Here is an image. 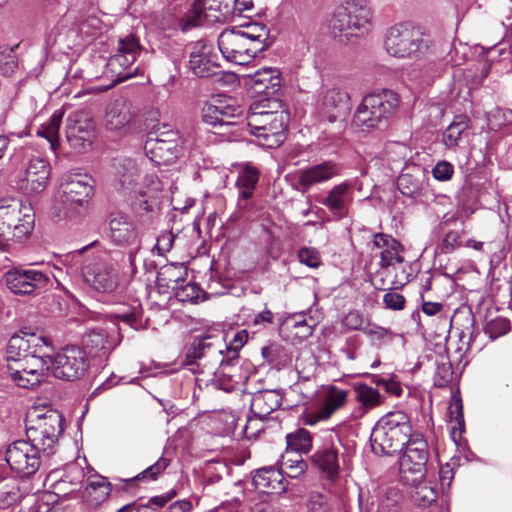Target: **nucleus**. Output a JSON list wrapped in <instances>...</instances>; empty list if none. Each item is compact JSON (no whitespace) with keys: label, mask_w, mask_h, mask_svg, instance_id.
I'll return each instance as SVG.
<instances>
[{"label":"nucleus","mask_w":512,"mask_h":512,"mask_svg":"<svg viewBox=\"0 0 512 512\" xmlns=\"http://www.w3.org/2000/svg\"><path fill=\"white\" fill-rule=\"evenodd\" d=\"M413 433L410 418L405 412H389L378 420L371 432L372 451L377 455L401 452Z\"/></svg>","instance_id":"obj_1"},{"label":"nucleus","mask_w":512,"mask_h":512,"mask_svg":"<svg viewBox=\"0 0 512 512\" xmlns=\"http://www.w3.org/2000/svg\"><path fill=\"white\" fill-rule=\"evenodd\" d=\"M252 7V0H195L191 9L181 18L183 31L205 27V23L225 22L234 11Z\"/></svg>","instance_id":"obj_2"},{"label":"nucleus","mask_w":512,"mask_h":512,"mask_svg":"<svg viewBox=\"0 0 512 512\" xmlns=\"http://www.w3.org/2000/svg\"><path fill=\"white\" fill-rule=\"evenodd\" d=\"M63 423L64 418L57 410H36L26 419L27 439L41 449L43 456H51L55 453L59 437L64 431Z\"/></svg>","instance_id":"obj_3"},{"label":"nucleus","mask_w":512,"mask_h":512,"mask_svg":"<svg viewBox=\"0 0 512 512\" xmlns=\"http://www.w3.org/2000/svg\"><path fill=\"white\" fill-rule=\"evenodd\" d=\"M399 103L398 94L392 90L369 94L358 106L353 117V125L362 131L380 128L394 114Z\"/></svg>","instance_id":"obj_4"},{"label":"nucleus","mask_w":512,"mask_h":512,"mask_svg":"<svg viewBox=\"0 0 512 512\" xmlns=\"http://www.w3.org/2000/svg\"><path fill=\"white\" fill-rule=\"evenodd\" d=\"M35 214L30 203L15 198L0 200V237L22 241L34 227Z\"/></svg>","instance_id":"obj_5"},{"label":"nucleus","mask_w":512,"mask_h":512,"mask_svg":"<svg viewBox=\"0 0 512 512\" xmlns=\"http://www.w3.org/2000/svg\"><path fill=\"white\" fill-rule=\"evenodd\" d=\"M243 110L240 106L225 99H212L206 102L201 111L202 121L212 126V132L224 141H234L239 136Z\"/></svg>","instance_id":"obj_6"},{"label":"nucleus","mask_w":512,"mask_h":512,"mask_svg":"<svg viewBox=\"0 0 512 512\" xmlns=\"http://www.w3.org/2000/svg\"><path fill=\"white\" fill-rule=\"evenodd\" d=\"M288 124L286 111L276 110L274 114L249 112L247 115L250 133L257 138L259 145L266 148H277L285 141Z\"/></svg>","instance_id":"obj_7"},{"label":"nucleus","mask_w":512,"mask_h":512,"mask_svg":"<svg viewBox=\"0 0 512 512\" xmlns=\"http://www.w3.org/2000/svg\"><path fill=\"white\" fill-rule=\"evenodd\" d=\"M85 282L99 292H112L118 285V264L111 253L98 249L82 264Z\"/></svg>","instance_id":"obj_8"},{"label":"nucleus","mask_w":512,"mask_h":512,"mask_svg":"<svg viewBox=\"0 0 512 512\" xmlns=\"http://www.w3.org/2000/svg\"><path fill=\"white\" fill-rule=\"evenodd\" d=\"M371 19L372 11L366 0H346L324 21L323 28L332 32L369 30Z\"/></svg>","instance_id":"obj_9"},{"label":"nucleus","mask_w":512,"mask_h":512,"mask_svg":"<svg viewBox=\"0 0 512 512\" xmlns=\"http://www.w3.org/2000/svg\"><path fill=\"white\" fill-rule=\"evenodd\" d=\"M228 348L219 336L196 337L187 350L184 364L186 366L196 365L198 368L207 367L210 373H214L217 366L223 364L225 360L223 352Z\"/></svg>","instance_id":"obj_10"},{"label":"nucleus","mask_w":512,"mask_h":512,"mask_svg":"<svg viewBox=\"0 0 512 512\" xmlns=\"http://www.w3.org/2000/svg\"><path fill=\"white\" fill-rule=\"evenodd\" d=\"M399 459L400 473L405 482L415 483L423 478L429 457L428 443L420 432H414L403 447Z\"/></svg>","instance_id":"obj_11"},{"label":"nucleus","mask_w":512,"mask_h":512,"mask_svg":"<svg viewBox=\"0 0 512 512\" xmlns=\"http://www.w3.org/2000/svg\"><path fill=\"white\" fill-rule=\"evenodd\" d=\"M46 359L54 377L66 381L83 377L89 365L85 351L76 346H67L53 358L46 356Z\"/></svg>","instance_id":"obj_12"},{"label":"nucleus","mask_w":512,"mask_h":512,"mask_svg":"<svg viewBox=\"0 0 512 512\" xmlns=\"http://www.w3.org/2000/svg\"><path fill=\"white\" fill-rule=\"evenodd\" d=\"M21 152L28 163L17 181V189L27 195L39 194L47 187L51 172L50 164L30 149L21 148Z\"/></svg>","instance_id":"obj_13"},{"label":"nucleus","mask_w":512,"mask_h":512,"mask_svg":"<svg viewBox=\"0 0 512 512\" xmlns=\"http://www.w3.org/2000/svg\"><path fill=\"white\" fill-rule=\"evenodd\" d=\"M7 289L18 296L38 295L50 284L49 276L36 269L13 267L3 275Z\"/></svg>","instance_id":"obj_14"},{"label":"nucleus","mask_w":512,"mask_h":512,"mask_svg":"<svg viewBox=\"0 0 512 512\" xmlns=\"http://www.w3.org/2000/svg\"><path fill=\"white\" fill-rule=\"evenodd\" d=\"M48 457L43 456L41 449L28 439L17 440L6 450V462L10 468L27 477L35 474Z\"/></svg>","instance_id":"obj_15"},{"label":"nucleus","mask_w":512,"mask_h":512,"mask_svg":"<svg viewBox=\"0 0 512 512\" xmlns=\"http://www.w3.org/2000/svg\"><path fill=\"white\" fill-rule=\"evenodd\" d=\"M50 365L46 357H32L27 361H11L6 365L7 376L19 387L33 389L45 380Z\"/></svg>","instance_id":"obj_16"},{"label":"nucleus","mask_w":512,"mask_h":512,"mask_svg":"<svg viewBox=\"0 0 512 512\" xmlns=\"http://www.w3.org/2000/svg\"><path fill=\"white\" fill-rule=\"evenodd\" d=\"M150 182L153 187L135 191L136 197L132 204L137 224L143 231L154 229L159 215L160 182L154 175L151 176Z\"/></svg>","instance_id":"obj_17"},{"label":"nucleus","mask_w":512,"mask_h":512,"mask_svg":"<svg viewBox=\"0 0 512 512\" xmlns=\"http://www.w3.org/2000/svg\"><path fill=\"white\" fill-rule=\"evenodd\" d=\"M60 188L63 203L83 209L94 195V180L88 174L68 172L62 176Z\"/></svg>","instance_id":"obj_18"},{"label":"nucleus","mask_w":512,"mask_h":512,"mask_svg":"<svg viewBox=\"0 0 512 512\" xmlns=\"http://www.w3.org/2000/svg\"><path fill=\"white\" fill-rule=\"evenodd\" d=\"M85 479V470L78 463L66 465L62 472L51 471L46 483L58 498L75 497L81 491Z\"/></svg>","instance_id":"obj_19"},{"label":"nucleus","mask_w":512,"mask_h":512,"mask_svg":"<svg viewBox=\"0 0 512 512\" xmlns=\"http://www.w3.org/2000/svg\"><path fill=\"white\" fill-rule=\"evenodd\" d=\"M141 231L144 232L122 211H113L107 218V235L117 246H139Z\"/></svg>","instance_id":"obj_20"},{"label":"nucleus","mask_w":512,"mask_h":512,"mask_svg":"<svg viewBox=\"0 0 512 512\" xmlns=\"http://www.w3.org/2000/svg\"><path fill=\"white\" fill-rule=\"evenodd\" d=\"M341 174V165L327 160L319 164L299 169L293 174L292 187L305 193L313 186L330 181Z\"/></svg>","instance_id":"obj_21"},{"label":"nucleus","mask_w":512,"mask_h":512,"mask_svg":"<svg viewBox=\"0 0 512 512\" xmlns=\"http://www.w3.org/2000/svg\"><path fill=\"white\" fill-rule=\"evenodd\" d=\"M48 346L45 337L35 333L13 335L7 345V363L11 361H27L32 357H46L43 350Z\"/></svg>","instance_id":"obj_22"},{"label":"nucleus","mask_w":512,"mask_h":512,"mask_svg":"<svg viewBox=\"0 0 512 512\" xmlns=\"http://www.w3.org/2000/svg\"><path fill=\"white\" fill-rule=\"evenodd\" d=\"M137 117V112L127 98L118 96L111 100L105 109L104 125L113 132H128Z\"/></svg>","instance_id":"obj_23"},{"label":"nucleus","mask_w":512,"mask_h":512,"mask_svg":"<svg viewBox=\"0 0 512 512\" xmlns=\"http://www.w3.org/2000/svg\"><path fill=\"white\" fill-rule=\"evenodd\" d=\"M218 55L213 51V45L205 39L193 45L190 54L189 67L192 73L201 78H209L219 74Z\"/></svg>","instance_id":"obj_24"},{"label":"nucleus","mask_w":512,"mask_h":512,"mask_svg":"<svg viewBox=\"0 0 512 512\" xmlns=\"http://www.w3.org/2000/svg\"><path fill=\"white\" fill-rule=\"evenodd\" d=\"M353 199V184L344 181L333 186L320 202L336 219H343L348 216Z\"/></svg>","instance_id":"obj_25"},{"label":"nucleus","mask_w":512,"mask_h":512,"mask_svg":"<svg viewBox=\"0 0 512 512\" xmlns=\"http://www.w3.org/2000/svg\"><path fill=\"white\" fill-rule=\"evenodd\" d=\"M260 173L254 166L247 165L242 169L236 180V187L239 192L237 202V213L239 217H244L252 208L249 200L252 198L259 181Z\"/></svg>","instance_id":"obj_26"},{"label":"nucleus","mask_w":512,"mask_h":512,"mask_svg":"<svg viewBox=\"0 0 512 512\" xmlns=\"http://www.w3.org/2000/svg\"><path fill=\"white\" fill-rule=\"evenodd\" d=\"M246 36L253 34H220L218 47L222 55L237 64L248 63V54L254 51L248 49Z\"/></svg>","instance_id":"obj_27"},{"label":"nucleus","mask_w":512,"mask_h":512,"mask_svg":"<svg viewBox=\"0 0 512 512\" xmlns=\"http://www.w3.org/2000/svg\"><path fill=\"white\" fill-rule=\"evenodd\" d=\"M252 484L256 489L269 494H281L287 490V481L282 470L274 466L256 470L252 478Z\"/></svg>","instance_id":"obj_28"},{"label":"nucleus","mask_w":512,"mask_h":512,"mask_svg":"<svg viewBox=\"0 0 512 512\" xmlns=\"http://www.w3.org/2000/svg\"><path fill=\"white\" fill-rule=\"evenodd\" d=\"M141 50L142 47L135 34H127L118 39L117 53L110 57L107 66L112 71H116L117 66L126 69L135 62Z\"/></svg>","instance_id":"obj_29"},{"label":"nucleus","mask_w":512,"mask_h":512,"mask_svg":"<svg viewBox=\"0 0 512 512\" xmlns=\"http://www.w3.org/2000/svg\"><path fill=\"white\" fill-rule=\"evenodd\" d=\"M427 174L421 165L412 164L406 166L397 179L399 191L408 197L419 196L426 186Z\"/></svg>","instance_id":"obj_30"},{"label":"nucleus","mask_w":512,"mask_h":512,"mask_svg":"<svg viewBox=\"0 0 512 512\" xmlns=\"http://www.w3.org/2000/svg\"><path fill=\"white\" fill-rule=\"evenodd\" d=\"M145 153L157 164H170L177 158L181 150L180 142L173 140L147 139L144 144Z\"/></svg>","instance_id":"obj_31"},{"label":"nucleus","mask_w":512,"mask_h":512,"mask_svg":"<svg viewBox=\"0 0 512 512\" xmlns=\"http://www.w3.org/2000/svg\"><path fill=\"white\" fill-rule=\"evenodd\" d=\"M320 107L329 121H335L348 112L349 95L337 88L328 89L322 97Z\"/></svg>","instance_id":"obj_32"},{"label":"nucleus","mask_w":512,"mask_h":512,"mask_svg":"<svg viewBox=\"0 0 512 512\" xmlns=\"http://www.w3.org/2000/svg\"><path fill=\"white\" fill-rule=\"evenodd\" d=\"M250 83L253 90L265 96L275 95L281 88L282 79L279 70L263 68L250 75Z\"/></svg>","instance_id":"obj_33"},{"label":"nucleus","mask_w":512,"mask_h":512,"mask_svg":"<svg viewBox=\"0 0 512 512\" xmlns=\"http://www.w3.org/2000/svg\"><path fill=\"white\" fill-rule=\"evenodd\" d=\"M113 168L116 187L124 191H132L140 177V170L135 161L129 158H117L114 160Z\"/></svg>","instance_id":"obj_34"},{"label":"nucleus","mask_w":512,"mask_h":512,"mask_svg":"<svg viewBox=\"0 0 512 512\" xmlns=\"http://www.w3.org/2000/svg\"><path fill=\"white\" fill-rule=\"evenodd\" d=\"M312 463L320 472L331 481L337 479L339 474L338 450L334 445L320 447L311 457Z\"/></svg>","instance_id":"obj_35"},{"label":"nucleus","mask_w":512,"mask_h":512,"mask_svg":"<svg viewBox=\"0 0 512 512\" xmlns=\"http://www.w3.org/2000/svg\"><path fill=\"white\" fill-rule=\"evenodd\" d=\"M353 390L355 400L359 403V407L353 412L355 419L363 417L368 411L382 405L384 402L385 397L376 388L365 383L355 384Z\"/></svg>","instance_id":"obj_36"},{"label":"nucleus","mask_w":512,"mask_h":512,"mask_svg":"<svg viewBox=\"0 0 512 512\" xmlns=\"http://www.w3.org/2000/svg\"><path fill=\"white\" fill-rule=\"evenodd\" d=\"M282 403V395L277 390H262L252 396L250 410L255 417L266 419Z\"/></svg>","instance_id":"obj_37"},{"label":"nucleus","mask_w":512,"mask_h":512,"mask_svg":"<svg viewBox=\"0 0 512 512\" xmlns=\"http://www.w3.org/2000/svg\"><path fill=\"white\" fill-rule=\"evenodd\" d=\"M85 350L93 357H106L113 346L107 332L103 329H93L82 338Z\"/></svg>","instance_id":"obj_38"},{"label":"nucleus","mask_w":512,"mask_h":512,"mask_svg":"<svg viewBox=\"0 0 512 512\" xmlns=\"http://www.w3.org/2000/svg\"><path fill=\"white\" fill-rule=\"evenodd\" d=\"M187 270L180 264H168L160 268L156 277L159 288L172 289L174 291L185 281Z\"/></svg>","instance_id":"obj_39"},{"label":"nucleus","mask_w":512,"mask_h":512,"mask_svg":"<svg viewBox=\"0 0 512 512\" xmlns=\"http://www.w3.org/2000/svg\"><path fill=\"white\" fill-rule=\"evenodd\" d=\"M111 493V485L103 476H95L86 485L83 498L91 506H99Z\"/></svg>","instance_id":"obj_40"},{"label":"nucleus","mask_w":512,"mask_h":512,"mask_svg":"<svg viewBox=\"0 0 512 512\" xmlns=\"http://www.w3.org/2000/svg\"><path fill=\"white\" fill-rule=\"evenodd\" d=\"M387 52L398 58H404L418 50V44L410 34H389L385 39Z\"/></svg>","instance_id":"obj_41"},{"label":"nucleus","mask_w":512,"mask_h":512,"mask_svg":"<svg viewBox=\"0 0 512 512\" xmlns=\"http://www.w3.org/2000/svg\"><path fill=\"white\" fill-rule=\"evenodd\" d=\"M471 121L467 115L455 116L452 123L443 132L442 141L449 149L459 146L463 135L470 128Z\"/></svg>","instance_id":"obj_42"},{"label":"nucleus","mask_w":512,"mask_h":512,"mask_svg":"<svg viewBox=\"0 0 512 512\" xmlns=\"http://www.w3.org/2000/svg\"><path fill=\"white\" fill-rule=\"evenodd\" d=\"M413 486V490L411 491V497L415 504L419 506H429L432 503L436 502L438 494L430 482L424 481L421 479L417 480L415 483L406 482Z\"/></svg>","instance_id":"obj_43"},{"label":"nucleus","mask_w":512,"mask_h":512,"mask_svg":"<svg viewBox=\"0 0 512 512\" xmlns=\"http://www.w3.org/2000/svg\"><path fill=\"white\" fill-rule=\"evenodd\" d=\"M348 391L336 386H331L325 396L321 409L324 418H330L337 410L347 402Z\"/></svg>","instance_id":"obj_44"},{"label":"nucleus","mask_w":512,"mask_h":512,"mask_svg":"<svg viewBox=\"0 0 512 512\" xmlns=\"http://www.w3.org/2000/svg\"><path fill=\"white\" fill-rule=\"evenodd\" d=\"M312 440L311 433L304 428H299L286 435L287 446L298 453H309L312 449Z\"/></svg>","instance_id":"obj_45"},{"label":"nucleus","mask_w":512,"mask_h":512,"mask_svg":"<svg viewBox=\"0 0 512 512\" xmlns=\"http://www.w3.org/2000/svg\"><path fill=\"white\" fill-rule=\"evenodd\" d=\"M142 314L140 304H137L135 306L121 308L114 313V317L132 329L139 331L145 328V324L142 320Z\"/></svg>","instance_id":"obj_46"},{"label":"nucleus","mask_w":512,"mask_h":512,"mask_svg":"<svg viewBox=\"0 0 512 512\" xmlns=\"http://www.w3.org/2000/svg\"><path fill=\"white\" fill-rule=\"evenodd\" d=\"M284 326L300 340L306 339L313 333V325L308 323L304 314H294L285 320Z\"/></svg>","instance_id":"obj_47"},{"label":"nucleus","mask_w":512,"mask_h":512,"mask_svg":"<svg viewBox=\"0 0 512 512\" xmlns=\"http://www.w3.org/2000/svg\"><path fill=\"white\" fill-rule=\"evenodd\" d=\"M62 121V113H53L47 124L41 125L37 134L47 139L52 150H56L59 145V128Z\"/></svg>","instance_id":"obj_48"},{"label":"nucleus","mask_w":512,"mask_h":512,"mask_svg":"<svg viewBox=\"0 0 512 512\" xmlns=\"http://www.w3.org/2000/svg\"><path fill=\"white\" fill-rule=\"evenodd\" d=\"M363 332L371 339L374 344L381 345L386 341L393 340L395 334L388 328L371 323L367 320Z\"/></svg>","instance_id":"obj_49"},{"label":"nucleus","mask_w":512,"mask_h":512,"mask_svg":"<svg viewBox=\"0 0 512 512\" xmlns=\"http://www.w3.org/2000/svg\"><path fill=\"white\" fill-rule=\"evenodd\" d=\"M170 464V460L164 457L159 458L154 464L147 467L144 471L139 473L129 481H155L158 477L167 469Z\"/></svg>","instance_id":"obj_50"},{"label":"nucleus","mask_w":512,"mask_h":512,"mask_svg":"<svg viewBox=\"0 0 512 512\" xmlns=\"http://www.w3.org/2000/svg\"><path fill=\"white\" fill-rule=\"evenodd\" d=\"M246 38L248 49L254 51L248 54V61L270 47L275 40V37L270 34H253V36H246Z\"/></svg>","instance_id":"obj_51"},{"label":"nucleus","mask_w":512,"mask_h":512,"mask_svg":"<svg viewBox=\"0 0 512 512\" xmlns=\"http://www.w3.org/2000/svg\"><path fill=\"white\" fill-rule=\"evenodd\" d=\"M203 290L196 283H186L183 285L182 283L175 291L176 298L181 302H197L201 294H203Z\"/></svg>","instance_id":"obj_52"},{"label":"nucleus","mask_w":512,"mask_h":512,"mask_svg":"<svg viewBox=\"0 0 512 512\" xmlns=\"http://www.w3.org/2000/svg\"><path fill=\"white\" fill-rule=\"evenodd\" d=\"M510 322L506 318L497 317L488 321L485 325L484 331L492 340L503 336L510 330Z\"/></svg>","instance_id":"obj_53"},{"label":"nucleus","mask_w":512,"mask_h":512,"mask_svg":"<svg viewBox=\"0 0 512 512\" xmlns=\"http://www.w3.org/2000/svg\"><path fill=\"white\" fill-rule=\"evenodd\" d=\"M173 140L180 142L179 132L173 129L169 124H159L153 131L148 133L147 139Z\"/></svg>","instance_id":"obj_54"},{"label":"nucleus","mask_w":512,"mask_h":512,"mask_svg":"<svg viewBox=\"0 0 512 512\" xmlns=\"http://www.w3.org/2000/svg\"><path fill=\"white\" fill-rule=\"evenodd\" d=\"M285 111L283 108L282 101L278 98H266L261 99L256 102L253 106H251L249 112H259L262 111L265 114H274V112Z\"/></svg>","instance_id":"obj_55"},{"label":"nucleus","mask_w":512,"mask_h":512,"mask_svg":"<svg viewBox=\"0 0 512 512\" xmlns=\"http://www.w3.org/2000/svg\"><path fill=\"white\" fill-rule=\"evenodd\" d=\"M22 498V493L17 485L6 487L0 491V507L9 508L18 503Z\"/></svg>","instance_id":"obj_56"},{"label":"nucleus","mask_w":512,"mask_h":512,"mask_svg":"<svg viewBox=\"0 0 512 512\" xmlns=\"http://www.w3.org/2000/svg\"><path fill=\"white\" fill-rule=\"evenodd\" d=\"M462 231L451 230L444 236L442 244L440 246L441 253H451L462 245Z\"/></svg>","instance_id":"obj_57"},{"label":"nucleus","mask_w":512,"mask_h":512,"mask_svg":"<svg viewBox=\"0 0 512 512\" xmlns=\"http://www.w3.org/2000/svg\"><path fill=\"white\" fill-rule=\"evenodd\" d=\"M289 478H298L305 473L307 463L298 455L296 459H287L282 462Z\"/></svg>","instance_id":"obj_58"},{"label":"nucleus","mask_w":512,"mask_h":512,"mask_svg":"<svg viewBox=\"0 0 512 512\" xmlns=\"http://www.w3.org/2000/svg\"><path fill=\"white\" fill-rule=\"evenodd\" d=\"M18 60L16 55L13 54V49H11L10 53L5 54L1 52L0 54V73L3 76L10 77L18 70Z\"/></svg>","instance_id":"obj_59"},{"label":"nucleus","mask_w":512,"mask_h":512,"mask_svg":"<svg viewBox=\"0 0 512 512\" xmlns=\"http://www.w3.org/2000/svg\"><path fill=\"white\" fill-rule=\"evenodd\" d=\"M298 259L310 268H317L321 264L320 254L315 248L302 247L298 251Z\"/></svg>","instance_id":"obj_60"},{"label":"nucleus","mask_w":512,"mask_h":512,"mask_svg":"<svg viewBox=\"0 0 512 512\" xmlns=\"http://www.w3.org/2000/svg\"><path fill=\"white\" fill-rule=\"evenodd\" d=\"M403 247H395V249L387 248L381 252L379 265L381 268L386 269L389 266L396 263H402L404 261L403 256L400 254Z\"/></svg>","instance_id":"obj_61"},{"label":"nucleus","mask_w":512,"mask_h":512,"mask_svg":"<svg viewBox=\"0 0 512 512\" xmlns=\"http://www.w3.org/2000/svg\"><path fill=\"white\" fill-rule=\"evenodd\" d=\"M365 320L363 314L357 310L349 311L343 318L342 323L350 330H361L365 327Z\"/></svg>","instance_id":"obj_62"},{"label":"nucleus","mask_w":512,"mask_h":512,"mask_svg":"<svg viewBox=\"0 0 512 512\" xmlns=\"http://www.w3.org/2000/svg\"><path fill=\"white\" fill-rule=\"evenodd\" d=\"M453 376V370L450 363H441L437 365L435 374V383L439 387L447 385Z\"/></svg>","instance_id":"obj_63"},{"label":"nucleus","mask_w":512,"mask_h":512,"mask_svg":"<svg viewBox=\"0 0 512 512\" xmlns=\"http://www.w3.org/2000/svg\"><path fill=\"white\" fill-rule=\"evenodd\" d=\"M385 307L391 310H402L404 309L406 300L405 297L395 291L387 292L383 297Z\"/></svg>","instance_id":"obj_64"}]
</instances>
